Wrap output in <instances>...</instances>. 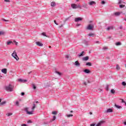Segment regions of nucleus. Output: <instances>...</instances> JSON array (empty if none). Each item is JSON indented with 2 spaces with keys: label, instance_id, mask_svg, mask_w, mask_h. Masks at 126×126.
I'll list each match as a JSON object with an SVG mask.
<instances>
[{
  "label": "nucleus",
  "instance_id": "29",
  "mask_svg": "<svg viewBox=\"0 0 126 126\" xmlns=\"http://www.w3.org/2000/svg\"><path fill=\"white\" fill-rule=\"evenodd\" d=\"M52 115H58V112L57 111L52 112Z\"/></svg>",
  "mask_w": 126,
  "mask_h": 126
},
{
  "label": "nucleus",
  "instance_id": "61",
  "mask_svg": "<svg viewBox=\"0 0 126 126\" xmlns=\"http://www.w3.org/2000/svg\"><path fill=\"white\" fill-rule=\"evenodd\" d=\"M90 114H91V115H92V113L90 112Z\"/></svg>",
  "mask_w": 126,
  "mask_h": 126
},
{
  "label": "nucleus",
  "instance_id": "23",
  "mask_svg": "<svg viewBox=\"0 0 126 126\" xmlns=\"http://www.w3.org/2000/svg\"><path fill=\"white\" fill-rule=\"evenodd\" d=\"M116 69L117 70H120L121 69V67H120V66L119 65V64L116 65Z\"/></svg>",
  "mask_w": 126,
  "mask_h": 126
},
{
  "label": "nucleus",
  "instance_id": "33",
  "mask_svg": "<svg viewBox=\"0 0 126 126\" xmlns=\"http://www.w3.org/2000/svg\"><path fill=\"white\" fill-rule=\"evenodd\" d=\"M6 103V101H3L0 103V105H4Z\"/></svg>",
  "mask_w": 126,
  "mask_h": 126
},
{
  "label": "nucleus",
  "instance_id": "26",
  "mask_svg": "<svg viewBox=\"0 0 126 126\" xmlns=\"http://www.w3.org/2000/svg\"><path fill=\"white\" fill-rule=\"evenodd\" d=\"M51 6H55L56 5V3L55 2H52L51 3Z\"/></svg>",
  "mask_w": 126,
  "mask_h": 126
},
{
  "label": "nucleus",
  "instance_id": "7",
  "mask_svg": "<svg viewBox=\"0 0 126 126\" xmlns=\"http://www.w3.org/2000/svg\"><path fill=\"white\" fill-rule=\"evenodd\" d=\"M82 20V18L81 17H78L75 18V22H78V21H81Z\"/></svg>",
  "mask_w": 126,
  "mask_h": 126
},
{
  "label": "nucleus",
  "instance_id": "18",
  "mask_svg": "<svg viewBox=\"0 0 126 126\" xmlns=\"http://www.w3.org/2000/svg\"><path fill=\"white\" fill-rule=\"evenodd\" d=\"M85 55V52L84 51H83L81 53H80L78 54V57H83Z\"/></svg>",
  "mask_w": 126,
  "mask_h": 126
},
{
  "label": "nucleus",
  "instance_id": "47",
  "mask_svg": "<svg viewBox=\"0 0 126 126\" xmlns=\"http://www.w3.org/2000/svg\"><path fill=\"white\" fill-rule=\"evenodd\" d=\"M90 126H95V124H91Z\"/></svg>",
  "mask_w": 126,
  "mask_h": 126
},
{
  "label": "nucleus",
  "instance_id": "39",
  "mask_svg": "<svg viewBox=\"0 0 126 126\" xmlns=\"http://www.w3.org/2000/svg\"><path fill=\"white\" fill-rule=\"evenodd\" d=\"M122 84V85H123V86H126V83L125 82H123Z\"/></svg>",
  "mask_w": 126,
  "mask_h": 126
},
{
  "label": "nucleus",
  "instance_id": "46",
  "mask_svg": "<svg viewBox=\"0 0 126 126\" xmlns=\"http://www.w3.org/2000/svg\"><path fill=\"white\" fill-rule=\"evenodd\" d=\"M106 89L107 91H108V90H109V86H107L106 87Z\"/></svg>",
  "mask_w": 126,
  "mask_h": 126
},
{
  "label": "nucleus",
  "instance_id": "15",
  "mask_svg": "<svg viewBox=\"0 0 126 126\" xmlns=\"http://www.w3.org/2000/svg\"><path fill=\"white\" fill-rule=\"evenodd\" d=\"M90 37H95V33H90L88 34Z\"/></svg>",
  "mask_w": 126,
  "mask_h": 126
},
{
  "label": "nucleus",
  "instance_id": "12",
  "mask_svg": "<svg viewBox=\"0 0 126 126\" xmlns=\"http://www.w3.org/2000/svg\"><path fill=\"white\" fill-rule=\"evenodd\" d=\"M36 44L37 45V46H39V47H43V43L39 41L36 42Z\"/></svg>",
  "mask_w": 126,
  "mask_h": 126
},
{
  "label": "nucleus",
  "instance_id": "1",
  "mask_svg": "<svg viewBox=\"0 0 126 126\" xmlns=\"http://www.w3.org/2000/svg\"><path fill=\"white\" fill-rule=\"evenodd\" d=\"M36 108V104H33V106L32 108V111H29V108L28 107H26L25 108V112H26L27 115H33V113H34V110H35V108Z\"/></svg>",
  "mask_w": 126,
  "mask_h": 126
},
{
  "label": "nucleus",
  "instance_id": "62",
  "mask_svg": "<svg viewBox=\"0 0 126 126\" xmlns=\"http://www.w3.org/2000/svg\"><path fill=\"white\" fill-rule=\"evenodd\" d=\"M36 103H39V102H38V101H36Z\"/></svg>",
  "mask_w": 126,
  "mask_h": 126
},
{
  "label": "nucleus",
  "instance_id": "27",
  "mask_svg": "<svg viewBox=\"0 0 126 126\" xmlns=\"http://www.w3.org/2000/svg\"><path fill=\"white\" fill-rule=\"evenodd\" d=\"M10 44H12V41H9L7 42V45L8 46L10 45Z\"/></svg>",
  "mask_w": 126,
  "mask_h": 126
},
{
  "label": "nucleus",
  "instance_id": "13",
  "mask_svg": "<svg viewBox=\"0 0 126 126\" xmlns=\"http://www.w3.org/2000/svg\"><path fill=\"white\" fill-rule=\"evenodd\" d=\"M89 4L90 5H93V4H96V2L94 1H92L89 3Z\"/></svg>",
  "mask_w": 126,
  "mask_h": 126
},
{
  "label": "nucleus",
  "instance_id": "51",
  "mask_svg": "<svg viewBox=\"0 0 126 126\" xmlns=\"http://www.w3.org/2000/svg\"><path fill=\"white\" fill-rule=\"evenodd\" d=\"M81 25L80 24H78L76 25V26H80Z\"/></svg>",
  "mask_w": 126,
  "mask_h": 126
},
{
  "label": "nucleus",
  "instance_id": "9",
  "mask_svg": "<svg viewBox=\"0 0 126 126\" xmlns=\"http://www.w3.org/2000/svg\"><path fill=\"white\" fill-rule=\"evenodd\" d=\"M74 64L76 65V66H78V67L80 66V63H79V62H78L77 61L75 62Z\"/></svg>",
  "mask_w": 126,
  "mask_h": 126
},
{
  "label": "nucleus",
  "instance_id": "50",
  "mask_svg": "<svg viewBox=\"0 0 126 126\" xmlns=\"http://www.w3.org/2000/svg\"><path fill=\"white\" fill-rule=\"evenodd\" d=\"M119 29H123V26H120L119 27Z\"/></svg>",
  "mask_w": 126,
  "mask_h": 126
},
{
  "label": "nucleus",
  "instance_id": "63",
  "mask_svg": "<svg viewBox=\"0 0 126 126\" xmlns=\"http://www.w3.org/2000/svg\"><path fill=\"white\" fill-rule=\"evenodd\" d=\"M61 27H63V26H61L60 27V28H61Z\"/></svg>",
  "mask_w": 126,
  "mask_h": 126
},
{
  "label": "nucleus",
  "instance_id": "32",
  "mask_svg": "<svg viewBox=\"0 0 126 126\" xmlns=\"http://www.w3.org/2000/svg\"><path fill=\"white\" fill-rule=\"evenodd\" d=\"M119 7H120V8H123V7H125V5H123V4L120 5Z\"/></svg>",
  "mask_w": 126,
  "mask_h": 126
},
{
  "label": "nucleus",
  "instance_id": "43",
  "mask_svg": "<svg viewBox=\"0 0 126 126\" xmlns=\"http://www.w3.org/2000/svg\"><path fill=\"white\" fill-rule=\"evenodd\" d=\"M101 3H102V4H105V3H106V2H105V1H102Z\"/></svg>",
  "mask_w": 126,
  "mask_h": 126
},
{
  "label": "nucleus",
  "instance_id": "25",
  "mask_svg": "<svg viewBox=\"0 0 126 126\" xmlns=\"http://www.w3.org/2000/svg\"><path fill=\"white\" fill-rule=\"evenodd\" d=\"M66 117H67V118H70V117H73V115H72V114H67Z\"/></svg>",
  "mask_w": 126,
  "mask_h": 126
},
{
  "label": "nucleus",
  "instance_id": "52",
  "mask_svg": "<svg viewBox=\"0 0 126 126\" xmlns=\"http://www.w3.org/2000/svg\"><path fill=\"white\" fill-rule=\"evenodd\" d=\"M21 126H26V124H22Z\"/></svg>",
  "mask_w": 126,
  "mask_h": 126
},
{
  "label": "nucleus",
  "instance_id": "56",
  "mask_svg": "<svg viewBox=\"0 0 126 126\" xmlns=\"http://www.w3.org/2000/svg\"><path fill=\"white\" fill-rule=\"evenodd\" d=\"M31 72H32L31 71V72H29V74H30V73H31Z\"/></svg>",
  "mask_w": 126,
  "mask_h": 126
},
{
  "label": "nucleus",
  "instance_id": "44",
  "mask_svg": "<svg viewBox=\"0 0 126 126\" xmlns=\"http://www.w3.org/2000/svg\"><path fill=\"white\" fill-rule=\"evenodd\" d=\"M31 123H32V122L31 121V120L28 121V124H31Z\"/></svg>",
  "mask_w": 126,
  "mask_h": 126
},
{
  "label": "nucleus",
  "instance_id": "11",
  "mask_svg": "<svg viewBox=\"0 0 126 126\" xmlns=\"http://www.w3.org/2000/svg\"><path fill=\"white\" fill-rule=\"evenodd\" d=\"M1 72L4 73V74H6V72H7V69L6 68H3L1 69Z\"/></svg>",
  "mask_w": 126,
  "mask_h": 126
},
{
  "label": "nucleus",
  "instance_id": "4",
  "mask_svg": "<svg viewBox=\"0 0 126 126\" xmlns=\"http://www.w3.org/2000/svg\"><path fill=\"white\" fill-rule=\"evenodd\" d=\"M12 57L14 58L16 61H18L19 60V58L17 56V54H16V52L14 51L13 53L12 54Z\"/></svg>",
  "mask_w": 126,
  "mask_h": 126
},
{
  "label": "nucleus",
  "instance_id": "49",
  "mask_svg": "<svg viewBox=\"0 0 126 126\" xmlns=\"http://www.w3.org/2000/svg\"><path fill=\"white\" fill-rule=\"evenodd\" d=\"M25 94L24 93H21L22 96H24Z\"/></svg>",
  "mask_w": 126,
  "mask_h": 126
},
{
  "label": "nucleus",
  "instance_id": "22",
  "mask_svg": "<svg viewBox=\"0 0 126 126\" xmlns=\"http://www.w3.org/2000/svg\"><path fill=\"white\" fill-rule=\"evenodd\" d=\"M86 65H89V66H91L92 65V63L90 62H88L86 64Z\"/></svg>",
  "mask_w": 126,
  "mask_h": 126
},
{
  "label": "nucleus",
  "instance_id": "53",
  "mask_svg": "<svg viewBox=\"0 0 126 126\" xmlns=\"http://www.w3.org/2000/svg\"><path fill=\"white\" fill-rule=\"evenodd\" d=\"M14 43H15L16 45H17V42L15 40L14 41Z\"/></svg>",
  "mask_w": 126,
  "mask_h": 126
},
{
  "label": "nucleus",
  "instance_id": "24",
  "mask_svg": "<svg viewBox=\"0 0 126 126\" xmlns=\"http://www.w3.org/2000/svg\"><path fill=\"white\" fill-rule=\"evenodd\" d=\"M115 107L117 108V109H122V106H119L117 104L115 105Z\"/></svg>",
  "mask_w": 126,
  "mask_h": 126
},
{
  "label": "nucleus",
  "instance_id": "59",
  "mask_svg": "<svg viewBox=\"0 0 126 126\" xmlns=\"http://www.w3.org/2000/svg\"><path fill=\"white\" fill-rule=\"evenodd\" d=\"M102 91V90H99V92H101Z\"/></svg>",
  "mask_w": 126,
  "mask_h": 126
},
{
  "label": "nucleus",
  "instance_id": "57",
  "mask_svg": "<svg viewBox=\"0 0 126 126\" xmlns=\"http://www.w3.org/2000/svg\"><path fill=\"white\" fill-rule=\"evenodd\" d=\"M73 111H70V113H73Z\"/></svg>",
  "mask_w": 126,
  "mask_h": 126
},
{
  "label": "nucleus",
  "instance_id": "31",
  "mask_svg": "<svg viewBox=\"0 0 126 126\" xmlns=\"http://www.w3.org/2000/svg\"><path fill=\"white\" fill-rule=\"evenodd\" d=\"M56 73H57V74L59 75L60 76H61V75H62V73H61L60 72L56 71Z\"/></svg>",
  "mask_w": 126,
  "mask_h": 126
},
{
  "label": "nucleus",
  "instance_id": "38",
  "mask_svg": "<svg viewBox=\"0 0 126 126\" xmlns=\"http://www.w3.org/2000/svg\"><path fill=\"white\" fill-rule=\"evenodd\" d=\"M103 50H104V51H106V50H108V47H104L103 48Z\"/></svg>",
  "mask_w": 126,
  "mask_h": 126
},
{
  "label": "nucleus",
  "instance_id": "55",
  "mask_svg": "<svg viewBox=\"0 0 126 126\" xmlns=\"http://www.w3.org/2000/svg\"><path fill=\"white\" fill-rule=\"evenodd\" d=\"M66 58H67V59H68V56L67 55V56H66Z\"/></svg>",
  "mask_w": 126,
  "mask_h": 126
},
{
  "label": "nucleus",
  "instance_id": "34",
  "mask_svg": "<svg viewBox=\"0 0 126 126\" xmlns=\"http://www.w3.org/2000/svg\"><path fill=\"white\" fill-rule=\"evenodd\" d=\"M16 106H19V101H16Z\"/></svg>",
  "mask_w": 126,
  "mask_h": 126
},
{
  "label": "nucleus",
  "instance_id": "6",
  "mask_svg": "<svg viewBox=\"0 0 126 126\" xmlns=\"http://www.w3.org/2000/svg\"><path fill=\"white\" fill-rule=\"evenodd\" d=\"M103 124H105L104 121H100L95 126H101L103 125Z\"/></svg>",
  "mask_w": 126,
  "mask_h": 126
},
{
  "label": "nucleus",
  "instance_id": "8",
  "mask_svg": "<svg viewBox=\"0 0 126 126\" xmlns=\"http://www.w3.org/2000/svg\"><path fill=\"white\" fill-rule=\"evenodd\" d=\"M18 81H19V82H23V83H24V82H27V80H23L22 79H18Z\"/></svg>",
  "mask_w": 126,
  "mask_h": 126
},
{
  "label": "nucleus",
  "instance_id": "5",
  "mask_svg": "<svg viewBox=\"0 0 126 126\" xmlns=\"http://www.w3.org/2000/svg\"><path fill=\"white\" fill-rule=\"evenodd\" d=\"M86 29L87 30H93V29H94V25L92 24H89L88 25Z\"/></svg>",
  "mask_w": 126,
  "mask_h": 126
},
{
  "label": "nucleus",
  "instance_id": "37",
  "mask_svg": "<svg viewBox=\"0 0 126 126\" xmlns=\"http://www.w3.org/2000/svg\"><path fill=\"white\" fill-rule=\"evenodd\" d=\"M111 93H112V94H115V90H111Z\"/></svg>",
  "mask_w": 126,
  "mask_h": 126
},
{
  "label": "nucleus",
  "instance_id": "45",
  "mask_svg": "<svg viewBox=\"0 0 126 126\" xmlns=\"http://www.w3.org/2000/svg\"><path fill=\"white\" fill-rule=\"evenodd\" d=\"M54 23L55 24H56V25H59V24L58 23H57V22H56V20L54 21Z\"/></svg>",
  "mask_w": 126,
  "mask_h": 126
},
{
  "label": "nucleus",
  "instance_id": "36",
  "mask_svg": "<svg viewBox=\"0 0 126 126\" xmlns=\"http://www.w3.org/2000/svg\"><path fill=\"white\" fill-rule=\"evenodd\" d=\"M120 100H121V102L122 103H125V104H126V101H125V100H124V99H120Z\"/></svg>",
  "mask_w": 126,
  "mask_h": 126
},
{
  "label": "nucleus",
  "instance_id": "20",
  "mask_svg": "<svg viewBox=\"0 0 126 126\" xmlns=\"http://www.w3.org/2000/svg\"><path fill=\"white\" fill-rule=\"evenodd\" d=\"M112 112H113V110L111 108L107 109L106 111V113H112Z\"/></svg>",
  "mask_w": 126,
  "mask_h": 126
},
{
  "label": "nucleus",
  "instance_id": "14",
  "mask_svg": "<svg viewBox=\"0 0 126 126\" xmlns=\"http://www.w3.org/2000/svg\"><path fill=\"white\" fill-rule=\"evenodd\" d=\"M114 29V27L113 26H110V27H108L106 30H107V31H109V30H113Z\"/></svg>",
  "mask_w": 126,
  "mask_h": 126
},
{
  "label": "nucleus",
  "instance_id": "41",
  "mask_svg": "<svg viewBox=\"0 0 126 126\" xmlns=\"http://www.w3.org/2000/svg\"><path fill=\"white\" fill-rule=\"evenodd\" d=\"M4 34V32H0V35H3Z\"/></svg>",
  "mask_w": 126,
  "mask_h": 126
},
{
  "label": "nucleus",
  "instance_id": "28",
  "mask_svg": "<svg viewBox=\"0 0 126 126\" xmlns=\"http://www.w3.org/2000/svg\"><path fill=\"white\" fill-rule=\"evenodd\" d=\"M121 45H122V43H121V42H116V46H121Z\"/></svg>",
  "mask_w": 126,
  "mask_h": 126
},
{
  "label": "nucleus",
  "instance_id": "30",
  "mask_svg": "<svg viewBox=\"0 0 126 126\" xmlns=\"http://www.w3.org/2000/svg\"><path fill=\"white\" fill-rule=\"evenodd\" d=\"M32 88H33V89H36V86H35V84H32Z\"/></svg>",
  "mask_w": 126,
  "mask_h": 126
},
{
  "label": "nucleus",
  "instance_id": "17",
  "mask_svg": "<svg viewBox=\"0 0 126 126\" xmlns=\"http://www.w3.org/2000/svg\"><path fill=\"white\" fill-rule=\"evenodd\" d=\"M84 72H85V73H90V70L88 69H86L85 70H84Z\"/></svg>",
  "mask_w": 126,
  "mask_h": 126
},
{
  "label": "nucleus",
  "instance_id": "2",
  "mask_svg": "<svg viewBox=\"0 0 126 126\" xmlns=\"http://www.w3.org/2000/svg\"><path fill=\"white\" fill-rule=\"evenodd\" d=\"M5 90L8 91V92H12L13 91V89L14 88V86L12 85L11 84H9V85L5 87Z\"/></svg>",
  "mask_w": 126,
  "mask_h": 126
},
{
  "label": "nucleus",
  "instance_id": "21",
  "mask_svg": "<svg viewBox=\"0 0 126 126\" xmlns=\"http://www.w3.org/2000/svg\"><path fill=\"white\" fill-rule=\"evenodd\" d=\"M12 113H7L6 114V116H7V117H10V116H12Z\"/></svg>",
  "mask_w": 126,
  "mask_h": 126
},
{
  "label": "nucleus",
  "instance_id": "60",
  "mask_svg": "<svg viewBox=\"0 0 126 126\" xmlns=\"http://www.w3.org/2000/svg\"><path fill=\"white\" fill-rule=\"evenodd\" d=\"M0 102H1V99H0Z\"/></svg>",
  "mask_w": 126,
  "mask_h": 126
},
{
  "label": "nucleus",
  "instance_id": "35",
  "mask_svg": "<svg viewBox=\"0 0 126 126\" xmlns=\"http://www.w3.org/2000/svg\"><path fill=\"white\" fill-rule=\"evenodd\" d=\"M3 21H4L5 22H9V20H5V19H2Z\"/></svg>",
  "mask_w": 126,
  "mask_h": 126
},
{
  "label": "nucleus",
  "instance_id": "3",
  "mask_svg": "<svg viewBox=\"0 0 126 126\" xmlns=\"http://www.w3.org/2000/svg\"><path fill=\"white\" fill-rule=\"evenodd\" d=\"M71 6L74 9H75L76 8H81V6L79 4L77 5L75 3H72L71 4Z\"/></svg>",
  "mask_w": 126,
  "mask_h": 126
},
{
  "label": "nucleus",
  "instance_id": "19",
  "mask_svg": "<svg viewBox=\"0 0 126 126\" xmlns=\"http://www.w3.org/2000/svg\"><path fill=\"white\" fill-rule=\"evenodd\" d=\"M89 60V57L88 56H86L83 58V61H88Z\"/></svg>",
  "mask_w": 126,
  "mask_h": 126
},
{
  "label": "nucleus",
  "instance_id": "54",
  "mask_svg": "<svg viewBox=\"0 0 126 126\" xmlns=\"http://www.w3.org/2000/svg\"><path fill=\"white\" fill-rule=\"evenodd\" d=\"M124 125H125V126H126V121L125 122H124Z\"/></svg>",
  "mask_w": 126,
  "mask_h": 126
},
{
  "label": "nucleus",
  "instance_id": "10",
  "mask_svg": "<svg viewBox=\"0 0 126 126\" xmlns=\"http://www.w3.org/2000/svg\"><path fill=\"white\" fill-rule=\"evenodd\" d=\"M122 13V12H116L114 13V14L115 15V16H119V15H121V14Z\"/></svg>",
  "mask_w": 126,
  "mask_h": 126
},
{
  "label": "nucleus",
  "instance_id": "16",
  "mask_svg": "<svg viewBox=\"0 0 126 126\" xmlns=\"http://www.w3.org/2000/svg\"><path fill=\"white\" fill-rule=\"evenodd\" d=\"M56 119H57L56 116H54L53 119L50 120V123H52V122H54V121H56Z\"/></svg>",
  "mask_w": 126,
  "mask_h": 126
},
{
  "label": "nucleus",
  "instance_id": "58",
  "mask_svg": "<svg viewBox=\"0 0 126 126\" xmlns=\"http://www.w3.org/2000/svg\"><path fill=\"white\" fill-rule=\"evenodd\" d=\"M1 77H2V76H0V78H1Z\"/></svg>",
  "mask_w": 126,
  "mask_h": 126
},
{
  "label": "nucleus",
  "instance_id": "48",
  "mask_svg": "<svg viewBox=\"0 0 126 126\" xmlns=\"http://www.w3.org/2000/svg\"><path fill=\"white\" fill-rule=\"evenodd\" d=\"M119 4L122 3V0H119Z\"/></svg>",
  "mask_w": 126,
  "mask_h": 126
},
{
  "label": "nucleus",
  "instance_id": "40",
  "mask_svg": "<svg viewBox=\"0 0 126 126\" xmlns=\"http://www.w3.org/2000/svg\"><path fill=\"white\" fill-rule=\"evenodd\" d=\"M42 35H43V36H45V37H47V35H46V33L45 32H43L42 33Z\"/></svg>",
  "mask_w": 126,
  "mask_h": 126
},
{
  "label": "nucleus",
  "instance_id": "64",
  "mask_svg": "<svg viewBox=\"0 0 126 126\" xmlns=\"http://www.w3.org/2000/svg\"><path fill=\"white\" fill-rule=\"evenodd\" d=\"M49 48H51V46H49Z\"/></svg>",
  "mask_w": 126,
  "mask_h": 126
},
{
  "label": "nucleus",
  "instance_id": "42",
  "mask_svg": "<svg viewBox=\"0 0 126 126\" xmlns=\"http://www.w3.org/2000/svg\"><path fill=\"white\" fill-rule=\"evenodd\" d=\"M4 1H5V2H9V1H10L9 0H4Z\"/></svg>",
  "mask_w": 126,
  "mask_h": 126
}]
</instances>
